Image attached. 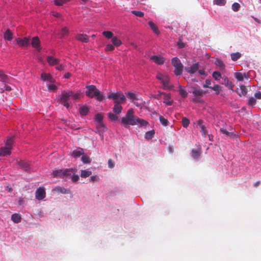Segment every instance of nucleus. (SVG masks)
I'll list each match as a JSON object with an SVG mask.
<instances>
[{
  "label": "nucleus",
  "instance_id": "9",
  "mask_svg": "<svg viewBox=\"0 0 261 261\" xmlns=\"http://www.w3.org/2000/svg\"><path fill=\"white\" fill-rule=\"evenodd\" d=\"M40 79L43 82L48 81L51 83H54L55 82V80L51 74L44 72L41 73Z\"/></svg>",
  "mask_w": 261,
  "mask_h": 261
},
{
  "label": "nucleus",
  "instance_id": "57",
  "mask_svg": "<svg viewBox=\"0 0 261 261\" xmlns=\"http://www.w3.org/2000/svg\"><path fill=\"white\" fill-rule=\"evenodd\" d=\"M47 88L49 91H54L57 89V87L54 84H49L47 86Z\"/></svg>",
  "mask_w": 261,
  "mask_h": 261
},
{
  "label": "nucleus",
  "instance_id": "25",
  "mask_svg": "<svg viewBox=\"0 0 261 261\" xmlns=\"http://www.w3.org/2000/svg\"><path fill=\"white\" fill-rule=\"evenodd\" d=\"M76 171L75 169L69 168L65 169L64 171V178L70 176L72 174H74Z\"/></svg>",
  "mask_w": 261,
  "mask_h": 261
},
{
  "label": "nucleus",
  "instance_id": "53",
  "mask_svg": "<svg viewBox=\"0 0 261 261\" xmlns=\"http://www.w3.org/2000/svg\"><path fill=\"white\" fill-rule=\"evenodd\" d=\"M210 89L216 91V94H218L220 90V86L218 85H215L214 87H212Z\"/></svg>",
  "mask_w": 261,
  "mask_h": 261
},
{
  "label": "nucleus",
  "instance_id": "36",
  "mask_svg": "<svg viewBox=\"0 0 261 261\" xmlns=\"http://www.w3.org/2000/svg\"><path fill=\"white\" fill-rule=\"evenodd\" d=\"M179 94L183 97L186 98L188 96V93L185 90V89L181 86H179Z\"/></svg>",
  "mask_w": 261,
  "mask_h": 261
},
{
  "label": "nucleus",
  "instance_id": "15",
  "mask_svg": "<svg viewBox=\"0 0 261 261\" xmlns=\"http://www.w3.org/2000/svg\"><path fill=\"white\" fill-rule=\"evenodd\" d=\"M220 132L227 137L234 138L237 136L233 132H229L224 128H221Z\"/></svg>",
  "mask_w": 261,
  "mask_h": 261
},
{
  "label": "nucleus",
  "instance_id": "8",
  "mask_svg": "<svg viewBox=\"0 0 261 261\" xmlns=\"http://www.w3.org/2000/svg\"><path fill=\"white\" fill-rule=\"evenodd\" d=\"M199 65L198 63L193 64L190 67H185V70L190 74H194L198 70Z\"/></svg>",
  "mask_w": 261,
  "mask_h": 261
},
{
  "label": "nucleus",
  "instance_id": "19",
  "mask_svg": "<svg viewBox=\"0 0 261 261\" xmlns=\"http://www.w3.org/2000/svg\"><path fill=\"white\" fill-rule=\"evenodd\" d=\"M203 121L201 120H199L198 121L197 123L200 126V133L203 136H205L207 135V131L206 129V127L204 125H202Z\"/></svg>",
  "mask_w": 261,
  "mask_h": 261
},
{
  "label": "nucleus",
  "instance_id": "45",
  "mask_svg": "<svg viewBox=\"0 0 261 261\" xmlns=\"http://www.w3.org/2000/svg\"><path fill=\"white\" fill-rule=\"evenodd\" d=\"M226 0H214L213 3L215 5L218 6H224L226 4Z\"/></svg>",
  "mask_w": 261,
  "mask_h": 261
},
{
  "label": "nucleus",
  "instance_id": "21",
  "mask_svg": "<svg viewBox=\"0 0 261 261\" xmlns=\"http://www.w3.org/2000/svg\"><path fill=\"white\" fill-rule=\"evenodd\" d=\"M69 32L68 29L66 27H64L58 33V35L59 36V38L62 39L65 37V36H67L69 34Z\"/></svg>",
  "mask_w": 261,
  "mask_h": 261
},
{
  "label": "nucleus",
  "instance_id": "2",
  "mask_svg": "<svg viewBox=\"0 0 261 261\" xmlns=\"http://www.w3.org/2000/svg\"><path fill=\"white\" fill-rule=\"evenodd\" d=\"M80 98L79 93H74L72 91L67 90L63 91L59 99L60 103L63 105L67 109L69 107L68 100L71 98L73 100H76Z\"/></svg>",
  "mask_w": 261,
  "mask_h": 261
},
{
  "label": "nucleus",
  "instance_id": "24",
  "mask_svg": "<svg viewBox=\"0 0 261 261\" xmlns=\"http://www.w3.org/2000/svg\"><path fill=\"white\" fill-rule=\"evenodd\" d=\"M76 39L83 42H88L89 41L88 36L85 34H78L76 36Z\"/></svg>",
  "mask_w": 261,
  "mask_h": 261
},
{
  "label": "nucleus",
  "instance_id": "6",
  "mask_svg": "<svg viewBox=\"0 0 261 261\" xmlns=\"http://www.w3.org/2000/svg\"><path fill=\"white\" fill-rule=\"evenodd\" d=\"M46 193L43 188L39 187L37 189L35 192L36 198L39 200H42L45 198Z\"/></svg>",
  "mask_w": 261,
  "mask_h": 261
},
{
  "label": "nucleus",
  "instance_id": "12",
  "mask_svg": "<svg viewBox=\"0 0 261 261\" xmlns=\"http://www.w3.org/2000/svg\"><path fill=\"white\" fill-rule=\"evenodd\" d=\"M150 59L159 65H162L165 62L164 58L161 56H152L150 57Z\"/></svg>",
  "mask_w": 261,
  "mask_h": 261
},
{
  "label": "nucleus",
  "instance_id": "33",
  "mask_svg": "<svg viewBox=\"0 0 261 261\" xmlns=\"http://www.w3.org/2000/svg\"><path fill=\"white\" fill-rule=\"evenodd\" d=\"M215 64L219 66L221 69H224L225 67V66L224 65V64L223 63V62H222V61H221L220 59L217 58L215 62Z\"/></svg>",
  "mask_w": 261,
  "mask_h": 261
},
{
  "label": "nucleus",
  "instance_id": "18",
  "mask_svg": "<svg viewBox=\"0 0 261 261\" xmlns=\"http://www.w3.org/2000/svg\"><path fill=\"white\" fill-rule=\"evenodd\" d=\"M201 149L198 148L197 149H193L192 150V158L196 160L199 159L200 155H201Z\"/></svg>",
  "mask_w": 261,
  "mask_h": 261
},
{
  "label": "nucleus",
  "instance_id": "64",
  "mask_svg": "<svg viewBox=\"0 0 261 261\" xmlns=\"http://www.w3.org/2000/svg\"><path fill=\"white\" fill-rule=\"evenodd\" d=\"M254 96L256 98L260 99H261V92L259 91L255 93Z\"/></svg>",
  "mask_w": 261,
  "mask_h": 261
},
{
  "label": "nucleus",
  "instance_id": "48",
  "mask_svg": "<svg viewBox=\"0 0 261 261\" xmlns=\"http://www.w3.org/2000/svg\"><path fill=\"white\" fill-rule=\"evenodd\" d=\"M109 118L111 121H115L117 120L118 118V116H117L116 115L112 113H109L108 114Z\"/></svg>",
  "mask_w": 261,
  "mask_h": 261
},
{
  "label": "nucleus",
  "instance_id": "30",
  "mask_svg": "<svg viewBox=\"0 0 261 261\" xmlns=\"http://www.w3.org/2000/svg\"><path fill=\"white\" fill-rule=\"evenodd\" d=\"M11 220L15 223H19L21 221V217L18 214L12 215Z\"/></svg>",
  "mask_w": 261,
  "mask_h": 261
},
{
  "label": "nucleus",
  "instance_id": "1",
  "mask_svg": "<svg viewBox=\"0 0 261 261\" xmlns=\"http://www.w3.org/2000/svg\"><path fill=\"white\" fill-rule=\"evenodd\" d=\"M121 123L124 127L127 128L128 125H139L146 126L148 122L144 119H140L134 115V112L132 109H129L126 114L121 119Z\"/></svg>",
  "mask_w": 261,
  "mask_h": 261
},
{
  "label": "nucleus",
  "instance_id": "11",
  "mask_svg": "<svg viewBox=\"0 0 261 261\" xmlns=\"http://www.w3.org/2000/svg\"><path fill=\"white\" fill-rule=\"evenodd\" d=\"M46 60L47 63L49 64L50 66H54L57 65L59 64V62L60 61V60L55 58L52 56H48L47 57Z\"/></svg>",
  "mask_w": 261,
  "mask_h": 261
},
{
  "label": "nucleus",
  "instance_id": "34",
  "mask_svg": "<svg viewBox=\"0 0 261 261\" xmlns=\"http://www.w3.org/2000/svg\"><path fill=\"white\" fill-rule=\"evenodd\" d=\"M193 94L195 96H202L203 94V91L201 89H194L192 91Z\"/></svg>",
  "mask_w": 261,
  "mask_h": 261
},
{
  "label": "nucleus",
  "instance_id": "27",
  "mask_svg": "<svg viewBox=\"0 0 261 261\" xmlns=\"http://www.w3.org/2000/svg\"><path fill=\"white\" fill-rule=\"evenodd\" d=\"M122 109V107L120 105H118V102L116 101L113 108V112L116 114H119L121 112Z\"/></svg>",
  "mask_w": 261,
  "mask_h": 261
},
{
  "label": "nucleus",
  "instance_id": "46",
  "mask_svg": "<svg viewBox=\"0 0 261 261\" xmlns=\"http://www.w3.org/2000/svg\"><path fill=\"white\" fill-rule=\"evenodd\" d=\"M81 160L84 164H89L91 162V159L88 156L83 155L81 158Z\"/></svg>",
  "mask_w": 261,
  "mask_h": 261
},
{
  "label": "nucleus",
  "instance_id": "20",
  "mask_svg": "<svg viewBox=\"0 0 261 261\" xmlns=\"http://www.w3.org/2000/svg\"><path fill=\"white\" fill-rule=\"evenodd\" d=\"M84 153V149L83 148H79V149L73 150L71 155L74 158H77L80 157L81 155H83Z\"/></svg>",
  "mask_w": 261,
  "mask_h": 261
},
{
  "label": "nucleus",
  "instance_id": "47",
  "mask_svg": "<svg viewBox=\"0 0 261 261\" xmlns=\"http://www.w3.org/2000/svg\"><path fill=\"white\" fill-rule=\"evenodd\" d=\"M213 77L215 80H219L221 77V74L218 71H215L213 73Z\"/></svg>",
  "mask_w": 261,
  "mask_h": 261
},
{
  "label": "nucleus",
  "instance_id": "32",
  "mask_svg": "<svg viewBox=\"0 0 261 261\" xmlns=\"http://www.w3.org/2000/svg\"><path fill=\"white\" fill-rule=\"evenodd\" d=\"M112 42L113 45L116 46H119L122 44L121 40L118 39L116 37H113L112 38Z\"/></svg>",
  "mask_w": 261,
  "mask_h": 261
},
{
  "label": "nucleus",
  "instance_id": "31",
  "mask_svg": "<svg viewBox=\"0 0 261 261\" xmlns=\"http://www.w3.org/2000/svg\"><path fill=\"white\" fill-rule=\"evenodd\" d=\"M241 54L239 52L232 53L231 54V60L233 61H237L239 58H241Z\"/></svg>",
  "mask_w": 261,
  "mask_h": 261
},
{
  "label": "nucleus",
  "instance_id": "29",
  "mask_svg": "<svg viewBox=\"0 0 261 261\" xmlns=\"http://www.w3.org/2000/svg\"><path fill=\"white\" fill-rule=\"evenodd\" d=\"M234 76L238 81H243L244 80V77H246V75L245 73L242 74L241 72H236L234 73Z\"/></svg>",
  "mask_w": 261,
  "mask_h": 261
},
{
  "label": "nucleus",
  "instance_id": "5",
  "mask_svg": "<svg viewBox=\"0 0 261 261\" xmlns=\"http://www.w3.org/2000/svg\"><path fill=\"white\" fill-rule=\"evenodd\" d=\"M108 97L110 99L114 100V104H115L116 102L117 101L118 105H120L121 103H123L126 100L125 96L121 92L111 93L108 95Z\"/></svg>",
  "mask_w": 261,
  "mask_h": 261
},
{
  "label": "nucleus",
  "instance_id": "60",
  "mask_svg": "<svg viewBox=\"0 0 261 261\" xmlns=\"http://www.w3.org/2000/svg\"><path fill=\"white\" fill-rule=\"evenodd\" d=\"M98 180V177L97 175L92 176L89 178V180L91 181H97Z\"/></svg>",
  "mask_w": 261,
  "mask_h": 261
},
{
  "label": "nucleus",
  "instance_id": "58",
  "mask_svg": "<svg viewBox=\"0 0 261 261\" xmlns=\"http://www.w3.org/2000/svg\"><path fill=\"white\" fill-rule=\"evenodd\" d=\"M115 166V162L112 159H109L108 160V167L110 168H113Z\"/></svg>",
  "mask_w": 261,
  "mask_h": 261
},
{
  "label": "nucleus",
  "instance_id": "35",
  "mask_svg": "<svg viewBox=\"0 0 261 261\" xmlns=\"http://www.w3.org/2000/svg\"><path fill=\"white\" fill-rule=\"evenodd\" d=\"M92 174V172L89 170H81V176L83 178H86Z\"/></svg>",
  "mask_w": 261,
  "mask_h": 261
},
{
  "label": "nucleus",
  "instance_id": "61",
  "mask_svg": "<svg viewBox=\"0 0 261 261\" xmlns=\"http://www.w3.org/2000/svg\"><path fill=\"white\" fill-rule=\"evenodd\" d=\"M71 179L72 181L76 182L79 179V176L78 175L73 174L71 177Z\"/></svg>",
  "mask_w": 261,
  "mask_h": 261
},
{
  "label": "nucleus",
  "instance_id": "40",
  "mask_svg": "<svg viewBox=\"0 0 261 261\" xmlns=\"http://www.w3.org/2000/svg\"><path fill=\"white\" fill-rule=\"evenodd\" d=\"M256 99L255 98L253 97H250L249 98V100L248 102V105L251 106L252 107H254L256 103Z\"/></svg>",
  "mask_w": 261,
  "mask_h": 261
},
{
  "label": "nucleus",
  "instance_id": "43",
  "mask_svg": "<svg viewBox=\"0 0 261 261\" xmlns=\"http://www.w3.org/2000/svg\"><path fill=\"white\" fill-rule=\"evenodd\" d=\"M159 119L161 123L164 126H167L168 124V121L162 116H159Z\"/></svg>",
  "mask_w": 261,
  "mask_h": 261
},
{
  "label": "nucleus",
  "instance_id": "50",
  "mask_svg": "<svg viewBox=\"0 0 261 261\" xmlns=\"http://www.w3.org/2000/svg\"><path fill=\"white\" fill-rule=\"evenodd\" d=\"M95 119L97 123L102 122L103 116L101 114H97L95 116Z\"/></svg>",
  "mask_w": 261,
  "mask_h": 261
},
{
  "label": "nucleus",
  "instance_id": "42",
  "mask_svg": "<svg viewBox=\"0 0 261 261\" xmlns=\"http://www.w3.org/2000/svg\"><path fill=\"white\" fill-rule=\"evenodd\" d=\"M4 84V88H0L1 92L2 93H3L5 91H10L12 90V89L11 87L8 85H7L8 84Z\"/></svg>",
  "mask_w": 261,
  "mask_h": 261
},
{
  "label": "nucleus",
  "instance_id": "37",
  "mask_svg": "<svg viewBox=\"0 0 261 261\" xmlns=\"http://www.w3.org/2000/svg\"><path fill=\"white\" fill-rule=\"evenodd\" d=\"M154 134H155V132H154V130L147 132L145 133V138L148 140L151 139L153 138Z\"/></svg>",
  "mask_w": 261,
  "mask_h": 261
},
{
  "label": "nucleus",
  "instance_id": "26",
  "mask_svg": "<svg viewBox=\"0 0 261 261\" xmlns=\"http://www.w3.org/2000/svg\"><path fill=\"white\" fill-rule=\"evenodd\" d=\"M64 169L57 170L53 171V175L54 177H60L64 178Z\"/></svg>",
  "mask_w": 261,
  "mask_h": 261
},
{
  "label": "nucleus",
  "instance_id": "28",
  "mask_svg": "<svg viewBox=\"0 0 261 261\" xmlns=\"http://www.w3.org/2000/svg\"><path fill=\"white\" fill-rule=\"evenodd\" d=\"M247 93V90L245 86H240V89L239 91H238V94L240 96H245L246 95Z\"/></svg>",
  "mask_w": 261,
  "mask_h": 261
},
{
  "label": "nucleus",
  "instance_id": "44",
  "mask_svg": "<svg viewBox=\"0 0 261 261\" xmlns=\"http://www.w3.org/2000/svg\"><path fill=\"white\" fill-rule=\"evenodd\" d=\"M181 122L183 127L185 128H187L190 124L189 120L186 117L182 118Z\"/></svg>",
  "mask_w": 261,
  "mask_h": 261
},
{
  "label": "nucleus",
  "instance_id": "54",
  "mask_svg": "<svg viewBox=\"0 0 261 261\" xmlns=\"http://www.w3.org/2000/svg\"><path fill=\"white\" fill-rule=\"evenodd\" d=\"M97 127L99 129V132L101 130V129L103 130V129L105 128V125L103 124L102 122H98L97 124Z\"/></svg>",
  "mask_w": 261,
  "mask_h": 261
},
{
  "label": "nucleus",
  "instance_id": "62",
  "mask_svg": "<svg viewBox=\"0 0 261 261\" xmlns=\"http://www.w3.org/2000/svg\"><path fill=\"white\" fill-rule=\"evenodd\" d=\"M127 97L130 99H135V95L133 93L128 92L127 94Z\"/></svg>",
  "mask_w": 261,
  "mask_h": 261
},
{
  "label": "nucleus",
  "instance_id": "52",
  "mask_svg": "<svg viewBox=\"0 0 261 261\" xmlns=\"http://www.w3.org/2000/svg\"><path fill=\"white\" fill-rule=\"evenodd\" d=\"M240 8V5L239 3H234L232 5V9L234 11H237Z\"/></svg>",
  "mask_w": 261,
  "mask_h": 261
},
{
  "label": "nucleus",
  "instance_id": "59",
  "mask_svg": "<svg viewBox=\"0 0 261 261\" xmlns=\"http://www.w3.org/2000/svg\"><path fill=\"white\" fill-rule=\"evenodd\" d=\"M166 75H163L161 73H158L156 77L159 80H160L162 82L163 79H164Z\"/></svg>",
  "mask_w": 261,
  "mask_h": 261
},
{
  "label": "nucleus",
  "instance_id": "10",
  "mask_svg": "<svg viewBox=\"0 0 261 261\" xmlns=\"http://www.w3.org/2000/svg\"><path fill=\"white\" fill-rule=\"evenodd\" d=\"M16 42L20 46H26L29 44V38L27 37H24L23 38H18L16 39Z\"/></svg>",
  "mask_w": 261,
  "mask_h": 261
},
{
  "label": "nucleus",
  "instance_id": "49",
  "mask_svg": "<svg viewBox=\"0 0 261 261\" xmlns=\"http://www.w3.org/2000/svg\"><path fill=\"white\" fill-rule=\"evenodd\" d=\"M13 143V138L12 137H10L7 139V141L6 142V147H11Z\"/></svg>",
  "mask_w": 261,
  "mask_h": 261
},
{
  "label": "nucleus",
  "instance_id": "23",
  "mask_svg": "<svg viewBox=\"0 0 261 261\" xmlns=\"http://www.w3.org/2000/svg\"><path fill=\"white\" fill-rule=\"evenodd\" d=\"M148 24L151 28V29L152 30V31L155 33L156 35H158L160 34V32L158 29V27L154 24L152 21H150L148 22Z\"/></svg>",
  "mask_w": 261,
  "mask_h": 261
},
{
  "label": "nucleus",
  "instance_id": "51",
  "mask_svg": "<svg viewBox=\"0 0 261 261\" xmlns=\"http://www.w3.org/2000/svg\"><path fill=\"white\" fill-rule=\"evenodd\" d=\"M115 47L114 45L111 44H107L105 49L106 51H110L114 50Z\"/></svg>",
  "mask_w": 261,
  "mask_h": 261
},
{
  "label": "nucleus",
  "instance_id": "17",
  "mask_svg": "<svg viewBox=\"0 0 261 261\" xmlns=\"http://www.w3.org/2000/svg\"><path fill=\"white\" fill-rule=\"evenodd\" d=\"M13 34L10 29H7L4 34V38L8 41H11L13 39Z\"/></svg>",
  "mask_w": 261,
  "mask_h": 261
},
{
  "label": "nucleus",
  "instance_id": "13",
  "mask_svg": "<svg viewBox=\"0 0 261 261\" xmlns=\"http://www.w3.org/2000/svg\"><path fill=\"white\" fill-rule=\"evenodd\" d=\"M31 44L33 47L36 48L38 50H40L41 49L40 40L38 37H34L33 38Z\"/></svg>",
  "mask_w": 261,
  "mask_h": 261
},
{
  "label": "nucleus",
  "instance_id": "16",
  "mask_svg": "<svg viewBox=\"0 0 261 261\" xmlns=\"http://www.w3.org/2000/svg\"><path fill=\"white\" fill-rule=\"evenodd\" d=\"M0 81L4 84H10V81L9 77L5 74L3 71L0 70Z\"/></svg>",
  "mask_w": 261,
  "mask_h": 261
},
{
  "label": "nucleus",
  "instance_id": "39",
  "mask_svg": "<svg viewBox=\"0 0 261 261\" xmlns=\"http://www.w3.org/2000/svg\"><path fill=\"white\" fill-rule=\"evenodd\" d=\"M70 1V0H55L54 3L56 6H61Z\"/></svg>",
  "mask_w": 261,
  "mask_h": 261
},
{
  "label": "nucleus",
  "instance_id": "63",
  "mask_svg": "<svg viewBox=\"0 0 261 261\" xmlns=\"http://www.w3.org/2000/svg\"><path fill=\"white\" fill-rule=\"evenodd\" d=\"M57 66L56 67V69L58 70L62 71L64 69V66L62 65H57Z\"/></svg>",
  "mask_w": 261,
  "mask_h": 261
},
{
  "label": "nucleus",
  "instance_id": "38",
  "mask_svg": "<svg viewBox=\"0 0 261 261\" xmlns=\"http://www.w3.org/2000/svg\"><path fill=\"white\" fill-rule=\"evenodd\" d=\"M89 112V109L86 106L82 107L80 109V113L81 115L85 116Z\"/></svg>",
  "mask_w": 261,
  "mask_h": 261
},
{
  "label": "nucleus",
  "instance_id": "22",
  "mask_svg": "<svg viewBox=\"0 0 261 261\" xmlns=\"http://www.w3.org/2000/svg\"><path fill=\"white\" fill-rule=\"evenodd\" d=\"M18 165L25 171H28L30 169V166L28 163L24 161H20L17 162Z\"/></svg>",
  "mask_w": 261,
  "mask_h": 261
},
{
  "label": "nucleus",
  "instance_id": "56",
  "mask_svg": "<svg viewBox=\"0 0 261 261\" xmlns=\"http://www.w3.org/2000/svg\"><path fill=\"white\" fill-rule=\"evenodd\" d=\"M131 13L136 16H143L144 13L141 11H132Z\"/></svg>",
  "mask_w": 261,
  "mask_h": 261
},
{
  "label": "nucleus",
  "instance_id": "14",
  "mask_svg": "<svg viewBox=\"0 0 261 261\" xmlns=\"http://www.w3.org/2000/svg\"><path fill=\"white\" fill-rule=\"evenodd\" d=\"M12 147H2L0 148V156H6L11 153V149Z\"/></svg>",
  "mask_w": 261,
  "mask_h": 261
},
{
  "label": "nucleus",
  "instance_id": "4",
  "mask_svg": "<svg viewBox=\"0 0 261 261\" xmlns=\"http://www.w3.org/2000/svg\"><path fill=\"white\" fill-rule=\"evenodd\" d=\"M171 63L175 68V74L177 76L180 75L182 73L184 66L180 60L177 57H174L172 59Z\"/></svg>",
  "mask_w": 261,
  "mask_h": 261
},
{
  "label": "nucleus",
  "instance_id": "3",
  "mask_svg": "<svg viewBox=\"0 0 261 261\" xmlns=\"http://www.w3.org/2000/svg\"><path fill=\"white\" fill-rule=\"evenodd\" d=\"M87 90L86 91V95L90 97L93 98L96 97L98 101H101L103 99V96L101 94L100 92L96 88L94 85H89L86 87Z\"/></svg>",
  "mask_w": 261,
  "mask_h": 261
},
{
  "label": "nucleus",
  "instance_id": "55",
  "mask_svg": "<svg viewBox=\"0 0 261 261\" xmlns=\"http://www.w3.org/2000/svg\"><path fill=\"white\" fill-rule=\"evenodd\" d=\"M211 81L207 79V80H206V81L205 82V84L203 85V86L204 88H212V87L211 86Z\"/></svg>",
  "mask_w": 261,
  "mask_h": 261
},
{
  "label": "nucleus",
  "instance_id": "41",
  "mask_svg": "<svg viewBox=\"0 0 261 261\" xmlns=\"http://www.w3.org/2000/svg\"><path fill=\"white\" fill-rule=\"evenodd\" d=\"M102 35L108 39L112 38L113 37V33L111 31H103Z\"/></svg>",
  "mask_w": 261,
  "mask_h": 261
},
{
  "label": "nucleus",
  "instance_id": "7",
  "mask_svg": "<svg viewBox=\"0 0 261 261\" xmlns=\"http://www.w3.org/2000/svg\"><path fill=\"white\" fill-rule=\"evenodd\" d=\"M170 79L168 75H166L164 79H163L161 82L162 84L163 85V88L165 90H170L173 87V85H169Z\"/></svg>",
  "mask_w": 261,
  "mask_h": 261
}]
</instances>
